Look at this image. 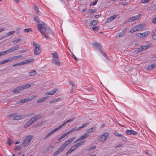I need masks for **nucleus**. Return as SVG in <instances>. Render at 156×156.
<instances>
[{"label":"nucleus","mask_w":156,"mask_h":156,"mask_svg":"<svg viewBox=\"0 0 156 156\" xmlns=\"http://www.w3.org/2000/svg\"><path fill=\"white\" fill-rule=\"evenodd\" d=\"M34 20L37 23H39L40 22V19L36 15H33Z\"/></svg>","instance_id":"393cba45"},{"label":"nucleus","mask_w":156,"mask_h":156,"mask_svg":"<svg viewBox=\"0 0 156 156\" xmlns=\"http://www.w3.org/2000/svg\"><path fill=\"white\" fill-rule=\"evenodd\" d=\"M65 125V123H63L62 125L59 126L57 128L58 130L61 128L63 126Z\"/></svg>","instance_id":"4d7b16f0"},{"label":"nucleus","mask_w":156,"mask_h":156,"mask_svg":"<svg viewBox=\"0 0 156 156\" xmlns=\"http://www.w3.org/2000/svg\"><path fill=\"white\" fill-rule=\"evenodd\" d=\"M153 23H156V17L153 20Z\"/></svg>","instance_id":"774afa93"},{"label":"nucleus","mask_w":156,"mask_h":156,"mask_svg":"<svg viewBox=\"0 0 156 156\" xmlns=\"http://www.w3.org/2000/svg\"><path fill=\"white\" fill-rule=\"evenodd\" d=\"M34 60V58H32L30 59H28L24 61L25 64H27L33 62Z\"/></svg>","instance_id":"bb28decb"},{"label":"nucleus","mask_w":156,"mask_h":156,"mask_svg":"<svg viewBox=\"0 0 156 156\" xmlns=\"http://www.w3.org/2000/svg\"><path fill=\"white\" fill-rule=\"evenodd\" d=\"M156 66V63H154L151 65L149 66L147 68V70H151L152 68H154Z\"/></svg>","instance_id":"6ab92c4d"},{"label":"nucleus","mask_w":156,"mask_h":156,"mask_svg":"<svg viewBox=\"0 0 156 156\" xmlns=\"http://www.w3.org/2000/svg\"><path fill=\"white\" fill-rule=\"evenodd\" d=\"M72 56L76 60H78V59L76 58V57H75V55H74V54H73L72 53Z\"/></svg>","instance_id":"69168bd1"},{"label":"nucleus","mask_w":156,"mask_h":156,"mask_svg":"<svg viewBox=\"0 0 156 156\" xmlns=\"http://www.w3.org/2000/svg\"><path fill=\"white\" fill-rule=\"evenodd\" d=\"M12 47L13 48L14 50L15 51L18 49L20 48V46L18 45H17Z\"/></svg>","instance_id":"37998d69"},{"label":"nucleus","mask_w":156,"mask_h":156,"mask_svg":"<svg viewBox=\"0 0 156 156\" xmlns=\"http://www.w3.org/2000/svg\"><path fill=\"white\" fill-rule=\"evenodd\" d=\"M101 54L104 56L106 57L107 59H108V57L107 56V55H106V54L104 53L102 51H101Z\"/></svg>","instance_id":"de8ad7c7"},{"label":"nucleus","mask_w":156,"mask_h":156,"mask_svg":"<svg viewBox=\"0 0 156 156\" xmlns=\"http://www.w3.org/2000/svg\"><path fill=\"white\" fill-rule=\"evenodd\" d=\"M151 32L149 31H146L143 33H137V36L141 38L147 36Z\"/></svg>","instance_id":"6e6552de"},{"label":"nucleus","mask_w":156,"mask_h":156,"mask_svg":"<svg viewBox=\"0 0 156 156\" xmlns=\"http://www.w3.org/2000/svg\"><path fill=\"white\" fill-rule=\"evenodd\" d=\"M109 135L108 133H105L99 136L98 138V140L100 142H103L108 138Z\"/></svg>","instance_id":"20e7f679"},{"label":"nucleus","mask_w":156,"mask_h":156,"mask_svg":"<svg viewBox=\"0 0 156 156\" xmlns=\"http://www.w3.org/2000/svg\"><path fill=\"white\" fill-rule=\"evenodd\" d=\"M52 63L55 64L58 66H59L61 65L59 58L56 59H52Z\"/></svg>","instance_id":"1a4fd4ad"},{"label":"nucleus","mask_w":156,"mask_h":156,"mask_svg":"<svg viewBox=\"0 0 156 156\" xmlns=\"http://www.w3.org/2000/svg\"><path fill=\"white\" fill-rule=\"evenodd\" d=\"M37 29L46 38H48V35L53 34V32L51 29L44 22H41L37 25Z\"/></svg>","instance_id":"f257e3e1"},{"label":"nucleus","mask_w":156,"mask_h":156,"mask_svg":"<svg viewBox=\"0 0 156 156\" xmlns=\"http://www.w3.org/2000/svg\"><path fill=\"white\" fill-rule=\"evenodd\" d=\"M136 20V16H134L131 17L130 19H129V21L130 22H132Z\"/></svg>","instance_id":"c756f323"},{"label":"nucleus","mask_w":156,"mask_h":156,"mask_svg":"<svg viewBox=\"0 0 156 156\" xmlns=\"http://www.w3.org/2000/svg\"><path fill=\"white\" fill-rule=\"evenodd\" d=\"M132 132V130H128L126 131V133L127 134V135H130L131 134Z\"/></svg>","instance_id":"4c0bfd02"},{"label":"nucleus","mask_w":156,"mask_h":156,"mask_svg":"<svg viewBox=\"0 0 156 156\" xmlns=\"http://www.w3.org/2000/svg\"><path fill=\"white\" fill-rule=\"evenodd\" d=\"M125 32H126V31L125 30H124L123 31H122L120 32L119 34V37H121L122 36L124 35V34Z\"/></svg>","instance_id":"a19ab883"},{"label":"nucleus","mask_w":156,"mask_h":156,"mask_svg":"<svg viewBox=\"0 0 156 156\" xmlns=\"http://www.w3.org/2000/svg\"><path fill=\"white\" fill-rule=\"evenodd\" d=\"M37 96L34 95L30 96L29 97L26 98L24 99L25 100V102H27L28 101H30L34 98L36 97Z\"/></svg>","instance_id":"f3484780"},{"label":"nucleus","mask_w":156,"mask_h":156,"mask_svg":"<svg viewBox=\"0 0 156 156\" xmlns=\"http://www.w3.org/2000/svg\"><path fill=\"white\" fill-rule=\"evenodd\" d=\"M73 131H74L73 129V128H72V129H71L70 130V131H69V132H67V133L68 134H69V133H71Z\"/></svg>","instance_id":"338daca9"},{"label":"nucleus","mask_w":156,"mask_h":156,"mask_svg":"<svg viewBox=\"0 0 156 156\" xmlns=\"http://www.w3.org/2000/svg\"><path fill=\"white\" fill-rule=\"evenodd\" d=\"M33 136L32 135H28L27 136L23 141V147H27L30 143L32 140Z\"/></svg>","instance_id":"7ed1b4c3"},{"label":"nucleus","mask_w":156,"mask_h":156,"mask_svg":"<svg viewBox=\"0 0 156 156\" xmlns=\"http://www.w3.org/2000/svg\"><path fill=\"white\" fill-rule=\"evenodd\" d=\"M21 40L20 39H19L16 40H14L12 41V42L14 44H16L20 42V41H21Z\"/></svg>","instance_id":"f704fd0d"},{"label":"nucleus","mask_w":156,"mask_h":156,"mask_svg":"<svg viewBox=\"0 0 156 156\" xmlns=\"http://www.w3.org/2000/svg\"><path fill=\"white\" fill-rule=\"evenodd\" d=\"M48 98V97H47V96L41 98H40V99H38L37 101V103H40L44 101H45L46 100H47Z\"/></svg>","instance_id":"dca6fc26"},{"label":"nucleus","mask_w":156,"mask_h":156,"mask_svg":"<svg viewBox=\"0 0 156 156\" xmlns=\"http://www.w3.org/2000/svg\"><path fill=\"white\" fill-rule=\"evenodd\" d=\"M24 31L26 33H28L29 31L32 32V30L31 28H29L25 29L24 30Z\"/></svg>","instance_id":"c9c22d12"},{"label":"nucleus","mask_w":156,"mask_h":156,"mask_svg":"<svg viewBox=\"0 0 156 156\" xmlns=\"http://www.w3.org/2000/svg\"><path fill=\"white\" fill-rule=\"evenodd\" d=\"M52 56V59H56L59 58L58 54L56 52H55L51 54Z\"/></svg>","instance_id":"5701e85b"},{"label":"nucleus","mask_w":156,"mask_h":156,"mask_svg":"<svg viewBox=\"0 0 156 156\" xmlns=\"http://www.w3.org/2000/svg\"><path fill=\"white\" fill-rule=\"evenodd\" d=\"M98 0H95V2H93L90 5H94L96 4L98 2Z\"/></svg>","instance_id":"09e8293b"},{"label":"nucleus","mask_w":156,"mask_h":156,"mask_svg":"<svg viewBox=\"0 0 156 156\" xmlns=\"http://www.w3.org/2000/svg\"><path fill=\"white\" fill-rule=\"evenodd\" d=\"M33 45L35 48L34 49L40 48V46L35 42H33Z\"/></svg>","instance_id":"a878e982"},{"label":"nucleus","mask_w":156,"mask_h":156,"mask_svg":"<svg viewBox=\"0 0 156 156\" xmlns=\"http://www.w3.org/2000/svg\"><path fill=\"white\" fill-rule=\"evenodd\" d=\"M12 140L11 139L8 138V141L7 142V143L8 144V145H11L12 144Z\"/></svg>","instance_id":"58836bf2"},{"label":"nucleus","mask_w":156,"mask_h":156,"mask_svg":"<svg viewBox=\"0 0 156 156\" xmlns=\"http://www.w3.org/2000/svg\"><path fill=\"white\" fill-rule=\"evenodd\" d=\"M72 151H73V150L71 149V148H70L68 151V152L66 153V154L67 155L68 154L71 153Z\"/></svg>","instance_id":"bf43d9fd"},{"label":"nucleus","mask_w":156,"mask_h":156,"mask_svg":"<svg viewBox=\"0 0 156 156\" xmlns=\"http://www.w3.org/2000/svg\"><path fill=\"white\" fill-rule=\"evenodd\" d=\"M57 90L58 89L57 88L53 89L50 90L49 92L46 93L45 94V95H53Z\"/></svg>","instance_id":"9b49d317"},{"label":"nucleus","mask_w":156,"mask_h":156,"mask_svg":"<svg viewBox=\"0 0 156 156\" xmlns=\"http://www.w3.org/2000/svg\"><path fill=\"white\" fill-rule=\"evenodd\" d=\"M3 55L6 54L8 53H9V50H5V51H2Z\"/></svg>","instance_id":"49530a36"},{"label":"nucleus","mask_w":156,"mask_h":156,"mask_svg":"<svg viewBox=\"0 0 156 156\" xmlns=\"http://www.w3.org/2000/svg\"><path fill=\"white\" fill-rule=\"evenodd\" d=\"M93 131V128H92L89 129L87 132L89 133H91Z\"/></svg>","instance_id":"13d9d810"},{"label":"nucleus","mask_w":156,"mask_h":156,"mask_svg":"<svg viewBox=\"0 0 156 156\" xmlns=\"http://www.w3.org/2000/svg\"><path fill=\"white\" fill-rule=\"evenodd\" d=\"M136 31V26L133 27L130 30V32L131 33H133L134 32Z\"/></svg>","instance_id":"cd10ccee"},{"label":"nucleus","mask_w":156,"mask_h":156,"mask_svg":"<svg viewBox=\"0 0 156 156\" xmlns=\"http://www.w3.org/2000/svg\"><path fill=\"white\" fill-rule=\"evenodd\" d=\"M131 134H133L134 135H136V132L133 130H132V132L131 133Z\"/></svg>","instance_id":"052dcab7"},{"label":"nucleus","mask_w":156,"mask_h":156,"mask_svg":"<svg viewBox=\"0 0 156 156\" xmlns=\"http://www.w3.org/2000/svg\"><path fill=\"white\" fill-rule=\"evenodd\" d=\"M69 84L72 85V90H73V88L76 87V85L74 83V82L72 81H69Z\"/></svg>","instance_id":"473e14b6"},{"label":"nucleus","mask_w":156,"mask_h":156,"mask_svg":"<svg viewBox=\"0 0 156 156\" xmlns=\"http://www.w3.org/2000/svg\"><path fill=\"white\" fill-rule=\"evenodd\" d=\"M41 52V50L40 48L34 49V53L35 55H38Z\"/></svg>","instance_id":"4be33fe9"},{"label":"nucleus","mask_w":156,"mask_h":156,"mask_svg":"<svg viewBox=\"0 0 156 156\" xmlns=\"http://www.w3.org/2000/svg\"><path fill=\"white\" fill-rule=\"evenodd\" d=\"M28 116V115H25L20 114L19 115H17L15 116L13 118V119L15 120H19L20 119H24L25 117H27Z\"/></svg>","instance_id":"0eeeda50"},{"label":"nucleus","mask_w":156,"mask_h":156,"mask_svg":"<svg viewBox=\"0 0 156 156\" xmlns=\"http://www.w3.org/2000/svg\"><path fill=\"white\" fill-rule=\"evenodd\" d=\"M25 64V63L24 61L19 63V66Z\"/></svg>","instance_id":"e2e57ef3"},{"label":"nucleus","mask_w":156,"mask_h":156,"mask_svg":"<svg viewBox=\"0 0 156 156\" xmlns=\"http://www.w3.org/2000/svg\"><path fill=\"white\" fill-rule=\"evenodd\" d=\"M84 142L83 141H80V142L78 143H77L75 145L76 146V147H78L79 146L82 145L83 144V143Z\"/></svg>","instance_id":"72a5a7b5"},{"label":"nucleus","mask_w":156,"mask_h":156,"mask_svg":"<svg viewBox=\"0 0 156 156\" xmlns=\"http://www.w3.org/2000/svg\"><path fill=\"white\" fill-rule=\"evenodd\" d=\"M89 123L88 122H86L83 124L81 126L79 127V129H80L82 128H83L86 126H87L88 125Z\"/></svg>","instance_id":"c85d7f7f"},{"label":"nucleus","mask_w":156,"mask_h":156,"mask_svg":"<svg viewBox=\"0 0 156 156\" xmlns=\"http://www.w3.org/2000/svg\"><path fill=\"white\" fill-rule=\"evenodd\" d=\"M33 8L35 11L36 14L37 15H39L40 11L37 6L36 5H35L33 6Z\"/></svg>","instance_id":"a211bd4d"},{"label":"nucleus","mask_w":156,"mask_h":156,"mask_svg":"<svg viewBox=\"0 0 156 156\" xmlns=\"http://www.w3.org/2000/svg\"><path fill=\"white\" fill-rule=\"evenodd\" d=\"M95 11V9H90L89 10V12L90 13H93Z\"/></svg>","instance_id":"c03bdc74"},{"label":"nucleus","mask_w":156,"mask_h":156,"mask_svg":"<svg viewBox=\"0 0 156 156\" xmlns=\"http://www.w3.org/2000/svg\"><path fill=\"white\" fill-rule=\"evenodd\" d=\"M9 53H10L12 52H13L15 50H14L13 47H12L9 49H8Z\"/></svg>","instance_id":"3c124183"},{"label":"nucleus","mask_w":156,"mask_h":156,"mask_svg":"<svg viewBox=\"0 0 156 156\" xmlns=\"http://www.w3.org/2000/svg\"><path fill=\"white\" fill-rule=\"evenodd\" d=\"M68 134L67 133H65V134H63L61 137H60L62 139V138H64L66 136L68 135Z\"/></svg>","instance_id":"5fc2aeb1"},{"label":"nucleus","mask_w":156,"mask_h":156,"mask_svg":"<svg viewBox=\"0 0 156 156\" xmlns=\"http://www.w3.org/2000/svg\"><path fill=\"white\" fill-rule=\"evenodd\" d=\"M121 137L122 138V139L123 141H125L126 140V137L124 136L123 135H122V136H121Z\"/></svg>","instance_id":"680f3d73"},{"label":"nucleus","mask_w":156,"mask_h":156,"mask_svg":"<svg viewBox=\"0 0 156 156\" xmlns=\"http://www.w3.org/2000/svg\"><path fill=\"white\" fill-rule=\"evenodd\" d=\"M61 100V98H58L57 99H55L53 101H50V103H53L57 102V101H59Z\"/></svg>","instance_id":"7c9ffc66"},{"label":"nucleus","mask_w":156,"mask_h":156,"mask_svg":"<svg viewBox=\"0 0 156 156\" xmlns=\"http://www.w3.org/2000/svg\"><path fill=\"white\" fill-rule=\"evenodd\" d=\"M115 135L120 137H121L122 136V134L118 133L117 132H116L115 133Z\"/></svg>","instance_id":"603ef678"},{"label":"nucleus","mask_w":156,"mask_h":156,"mask_svg":"<svg viewBox=\"0 0 156 156\" xmlns=\"http://www.w3.org/2000/svg\"><path fill=\"white\" fill-rule=\"evenodd\" d=\"M15 31H11L10 32H9L6 34V35L7 36H9L15 33Z\"/></svg>","instance_id":"ea45409f"},{"label":"nucleus","mask_w":156,"mask_h":156,"mask_svg":"<svg viewBox=\"0 0 156 156\" xmlns=\"http://www.w3.org/2000/svg\"><path fill=\"white\" fill-rule=\"evenodd\" d=\"M152 38L154 40H156V35L155 34L154 30L152 32Z\"/></svg>","instance_id":"e433bc0d"},{"label":"nucleus","mask_w":156,"mask_h":156,"mask_svg":"<svg viewBox=\"0 0 156 156\" xmlns=\"http://www.w3.org/2000/svg\"><path fill=\"white\" fill-rule=\"evenodd\" d=\"M37 121L34 116L29 120L26 123L24 127H26L29 126Z\"/></svg>","instance_id":"423d86ee"},{"label":"nucleus","mask_w":156,"mask_h":156,"mask_svg":"<svg viewBox=\"0 0 156 156\" xmlns=\"http://www.w3.org/2000/svg\"><path fill=\"white\" fill-rule=\"evenodd\" d=\"M76 148L77 147L75 144L71 147V149H72L73 151L75 150Z\"/></svg>","instance_id":"864d4df0"},{"label":"nucleus","mask_w":156,"mask_h":156,"mask_svg":"<svg viewBox=\"0 0 156 156\" xmlns=\"http://www.w3.org/2000/svg\"><path fill=\"white\" fill-rule=\"evenodd\" d=\"M96 146H92V147H90V148L89 149V150L91 151V150H92L93 149H94L96 148Z\"/></svg>","instance_id":"6e6d98bb"},{"label":"nucleus","mask_w":156,"mask_h":156,"mask_svg":"<svg viewBox=\"0 0 156 156\" xmlns=\"http://www.w3.org/2000/svg\"><path fill=\"white\" fill-rule=\"evenodd\" d=\"M58 130L57 129V128H56L54 129H53L51 132L53 134V133H54V132H55Z\"/></svg>","instance_id":"0e129e2a"},{"label":"nucleus","mask_w":156,"mask_h":156,"mask_svg":"<svg viewBox=\"0 0 156 156\" xmlns=\"http://www.w3.org/2000/svg\"><path fill=\"white\" fill-rule=\"evenodd\" d=\"M145 26L146 25L144 23L137 25V31L142 30Z\"/></svg>","instance_id":"4468645a"},{"label":"nucleus","mask_w":156,"mask_h":156,"mask_svg":"<svg viewBox=\"0 0 156 156\" xmlns=\"http://www.w3.org/2000/svg\"><path fill=\"white\" fill-rule=\"evenodd\" d=\"M32 85L33 86L34 85V84L33 83H31V84H27L21 86V89L23 90L25 89L28 88L30 87Z\"/></svg>","instance_id":"2eb2a0df"},{"label":"nucleus","mask_w":156,"mask_h":156,"mask_svg":"<svg viewBox=\"0 0 156 156\" xmlns=\"http://www.w3.org/2000/svg\"><path fill=\"white\" fill-rule=\"evenodd\" d=\"M89 135V134L87 133H86L83 134L82 136H81L79 139L76 140L74 143H76L78 141L84 139L86 138Z\"/></svg>","instance_id":"9d476101"},{"label":"nucleus","mask_w":156,"mask_h":156,"mask_svg":"<svg viewBox=\"0 0 156 156\" xmlns=\"http://www.w3.org/2000/svg\"><path fill=\"white\" fill-rule=\"evenodd\" d=\"M93 45L94 47L97 48H100V47H102L99 43H98L96 42H95L93 44Z\"/></svg>","instance_id":"412c9836"},{"label":"nucleus","mask_w":156,"mask_h":156,"mask_svg":"<svg viewBox=\"0 0 156 156\" xmlns=\"http://www.w3.org/2000/svg\"><path fill=\"white\" fill-rule=\"evenodd\" d=\"M152 45V44H150L147 45L141 46L140 48H137V53L145 50Z\"/></svg>","instance_id":"39448f33"},{"label":"nucleus","mask_w":156,"mask_h":156,"mask_svg":"<svg viewBox=\"0 0 156 156\" xmlns=\"http://www.w3.org/2000/svg\"><path fill=\"white\" fill-rule=\"evenodd\" d=\"M74 119V118H72V119H69L66 122H64V123H65V124L67 123H69V122H71Z\"/></svg>","instance_id":"79ce46f5"},{"label":"nucleus","mask_w":156,"mask_h":156,"mask_svg":"<svg viewBox=\"0 0 156 156\" xmlns=\"http://www.w3.org/2000/svg\"><path fill=\"white\" fill-rule=\"evenodd\" d=\"M21 148V146H17V147L15 148V150L16 151H18L20 150Z\"/></svg>","instance_id":"8fccbe9b"},{"label":"nucleus","mask_w":156,"mask_h":156,"mask_svg":"<svg viewBox=\"0 0 156 156\" xmlns=\"http://www.w3.org/2000/svg\"><path fill=\"white\" fill-rule=\"evenodd\" d=\"M35 118L36 119L37 121L41 118L42 117V115L41 114H38V115H36L34 116Z\"/></svg>","instance_id":"2f4dec72"},{"label":"nucleus","mask_w":156,"mask_h":156,"mask_svg":"<svg viewBox=\"0 0 156 156\" xmlns=\"http://www.w3.org/2000/svg\"><path fill=\"white\" fill-rule=\"evenodd\" d=\"M21 86L18 87L16 88L12 91L13 93L14 94H18L20 91L22 90L21 89Z\"/></svg>","instance_id":"ddd939ff"},{"label":"nucleus","mask_w":156,"mask_h":156,"mask_svg":"<svg viewBox=\"0 0 156 156\" xmlns=\"http://www.w3.org/2000/svg\"><path fill=\"white\" fill-rule=\"evenodd\" d=\"M29 74L30 76H34L36 75L37 73L35 70H32L29 73Z\"/></svg>","instance_id":"b1692460"},{"label":"nucleus","mask_w":156,"mask_h":156,"mask_svg":"<svg viewBox=\"0 0 156 156\" xmlns=\"http://www.w3.org/2000/svg\"><path fill=\"white\" fill-rule=\"evenodd\" d=\"M97 21L96 20H93L90 22L89 23V25L91 27L94 26L97 24Z\"/></svg>","instance_id":"aec40b11"},{"label":"nucleus","mask_w":156,"mask_h":156,"mask_svg":"<svg viewBox=\"0 0 156 156\" xmlns=\"http://www.w3.org/2000/svg\"><path fill=\"white\" fill-rule=\"evenodd\" d=\"M92 29L96 31L99 29V27L98 26H96L92 27Z\"/></svg>","instance_id":"a18cd8bd"},{"label":"nucleus","mask_w":156,"mask_h":156,"mask_svg":"<svg viewBox=\"0 0 156 156\" xmlns=\"http://www.w3.org/2000/svg\"><path fill=\"white\" fill-rule=\"evenodd\" d=\"M75 139V137H73L69 140L65 141L64 143L58 149V150L55 151L53 154L54 155H56L61 152L66 146L69 145Z\"/></svg>","instance_id":"f03ea898"},{"label":"nucleus","mask_w":156,"mask_h":156,"mask_svg":"<svg viewBox=\"0 0 156 156\" xmlns=\"http://www.w3.org/2000/svg\"><path fill=\"white\" fill-rule=\"evenodd\" d=\"M117 16V15H116L110 16L107 19L106 23H110L114 19H115Z\"/></svg>","instance_id":"f8f14e48"}]
</instances>
